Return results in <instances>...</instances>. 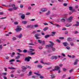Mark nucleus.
<instances>
[{
  "label": "nucleus",
  "mask_w": 79,
  "mask_h": 79,
  "mask_svg": "<svg viewBox=\"0 0 79 79\" xmlns=\"http://www.w3.org/2000/svg\"><path fill=\"white\" fill-rule=\"evenodd\" d=\"M38 48L40 50H42V49L43 48L42 47H40Z\"/></svg>",
  "instance_id": "nucleus-60"
},
{
  "label": "nucleus",
  "mask_w": 79,
  "mask_h": 79,
  "mask_svg": "<svg viewBox=\"0 0 79 79\" xmlns=\"http://www.w3.org/2000/svg\"><path fill=\"white\" fill-rule=\"evenodd\" d=\"M51 59L52 60H57V59L58 58V57H57V56H53L51 57Z\"/></svg>",
  "instance_id": "nucleus-7"
},
{
  "label": "nucleus",
  "mask_w": 79,
  "mask_h": 79,
  "mask_svg": "<svg viewBox=\"0 0 79 79\" xmlns=\"http://www.w3.org/2000/svg\"><path fill=\"white\" fill-rule=\"evenodd\" d=\"M72 41V39H71V38L70 37H69V38H68L67 41H69V42H71Z\"/></svg>",
  "instance_id": "nucleus-23"
},
{
  "label": "nucleus",
  "mask_w": 79,
  "mask_h": 79,
  "mask_svg": "<svg viewBox=\"0 0 79 79\" xmlns=\"http://www.w3.org/2000/svg\"><path fill=\"white\" fill-rule=\"evenodd\" d=\"M40 11H42V12H45V11H47V9L46 8H43L41 9Z\"/></svg>",
  "instance_id": "nucleus-8"
},
{
  "label": "nucleus",
  "mask_w": 79,
  "mask_h": 79,
  "mask_svg": "<svg viewBox=\"0 0 79 79\" xmlns=\"http://www.w3.org/2000/svg\"><path fill=\"white\" fill-rule=\"evenodd\" d=\"M69 10H70V11H72L73 9V7H69Z\"/></svg>",
  "instance_id": "nucleus-39"
},
{
  "label": "nucleus",
  "mask_w": 79,
  "mask_h": 79,
  "mask_svg": "<svg viewBox=\"0 0 79 79\" xmlns=\"http://www.w3.org/2000/svg\"><path fill=\"white\" fill-rule=\"evenodd\" d=\"M59 66H60V67H61V66H63V64H59Z\"/></svg>",
  "instance_id": "nucleus-63"
},
{
  "label": "nucleus",
  "mask_w": 79,
  "mask_h": 79,
  "mask_svg": "<svg viewBox=\"0 0 79 79\" xmlns=\"http://www.w3.org/2000/svg\"><path fill=\"white\" fill-rule=\"evenodd\" d=\"M19 16H21V18L22 19H25V15H24V14L19 13Z\"/></svg>",
  "instance_id": "nucleus-3"
},
{
  "label": "nucleus",
  "mask_w": 79,
  "mask_h": 79,
  "mask_svg": "<svg viewBox=\"0 0 79 79\" xmlns=\"http://www.w3.org/2000/svg\"><path fill=\"white\" fill-rule=\"evenodd\" d=\"M22 69H25V70H26L27 69V67H25L24 66H22Z\"/></svg>",
  "instance_id": "nucleus-19"
},
{
  "label": "nucleus",
  "mask_w": 79,
  "mask_h": 79,
  "mask_svg": "<svg viewBox=\"0 0 79 79\" xmlns=\"http://www.w3.org/2000/svg\"><path fill=\"white\" fill-rule=\"evenodd\" d=\"M59 39L60 40H63L64 39V37H60L59 38Z\"/></svg>",
  "instance_id": "nucleus-49"
},
{
  "label": "nucleus",
  "mask_w": 79,
  "mask_h": 79,
  "mask_svg": "<svg viewBox=\"0 0 79 79\" xmlns=\"http://www.w3.org/2000/svg\"><path fill=\"white\" fill-rule=\"evenodd\" d=\"M52 10H56V7H53L52 8Z\"/></svg>",
  "instance_id": "nucleus-50"
},
{
  "label": "nucleus",
  "mask_w": 79,
  "mask_h": 79,
  "mask_svg": "<svg viewBox=\"0 0 79 79\" xmlns=\"http://www.w3.org/2000/svg\"><path fill=\"white\" fill-rule=\"evenodd\" d=\"M32 78L33 79H35V76H32Z\"/></svg>",
  "instance_id": "nucleus-61"
},
{
  "label": "nucleus",
  "mask_w": 79,
  "mask_h": 79,
  "mask_svg": "<svg viewBox=\"0 0 79 79\" xmlns=\"http://www.w3.org/2000/svg\"><path fill=\"white\" fill-rule=\"evenodd\" d=\"M55 0H52L51 2L52 3H54V2H55Z\"/></svg>",
  "instance_id": "nucleus-54"
},
{
  "label": "nucleus",
  "mask_w": 79,
  "mask_h": 79,
  "mask_svg": "<svg viewBox=\"0 0 79 79\" xmlns=\"http://www.w3.org/2000/svg\"><path fill=\"white\" fill-rule=\"evenodd\" d=\"M17 29L16 30L17 32H19V31H21L22 28L21 27V26H17Z\"/></svg>",
  "instance_id": "nucleus-4"
},
{
  "label": "nucleus",
  "mask_w": 79,
  "mask_h": 79,
  "mask_svg": "<svg viewBox=\"0 0 79 79\" xmlns=\"http://www.w3.org/2000/svg\"><path fill=\"white\" fill-rule=\"evenodd\" d=\"M16 40V38L14 37H13L12 38V40Z\"/></svg>",
  "instance_id": "nucleus-46"
},
{
  "label": "nucleus",
  "mask_w": 79,
  "mask_h": 79,
  "mask_svg": "<svg viewBox=\"0 0 79 79\" xmlns=\"http://www.w3.org/2000/svg\"><path fill=\"white\" fill-rule=\"evenodd\" d=\"M71 58L72 59H73V58H75V56L73 55L71 56Z\"/></svg>",
  "instance_id": "nucleus-52"
},
{
  "label": "nucleus",
  "mask_w": 79,
  "mask_h": 79,
  "mask_svg": "<svg viewBox=\"0 0 79 79\" xmlns=\"http://www.w3.org/2000/svg\"><path fill=\"white\" fill-rule=\"evenodd\" d=\"M2 75H3V76H6V73H2Z\"/></svg>",
  "instance_id": "nucleus-56"
},
{
  "label": "nucleus",
  "mask_w": 79,
  "mask_h": 79,
  "mask_svg": "<svg viewBox=\"0 0 79 79\" xmlns=\"http://www.w3.org/2000/svg\"><path fill=\"white\" fill-rule=\"evenodd\" d=\"M32 58L29 56H28L27 57H26L25 59V61H27L29 62L30 61V59H31Z\"/></svg>",
  "instance_id": "nucleus-5"
},
{
  "label": "nucleus",
  "mask_w": 79,
  "mask_h": 79,
  "mask_svg": "<svg viewBox=\"0 0 79 79\" xmlns=\"http://www.w3.org/2000/svg\"><path fill=\"white\" fill-rule=\"evenodd\" d=\"M29 51H28L27 52L28 53H30V54L31 55H35V52H34L35 51V50L33 49H29Z\"/></svg>",
  "instance_id": "nucleus-2"
},
{
  "label": "nucleus",
  "mask_w": 79,
  "mask_h": 79,
  "mask_svg": "<svg viewBox=\"0 0 79 79\" xmlns=\"http://www.w3.org/2000/svg\"><path fill=\"white\" fill-rule=\"evenodd\" d=\"M63 44L65 47H66V46H68L69 45V44L68 43H63Z\"/></svg>",
  "instance_id": "nucleus-16"
},
{
  "label": "nucleus",
  "mask_w": 79,
  "mask_h": 79,
  "mask_svg": "<svg viewBox=\"0 0 79 79\" xmlns=\"http://www.w3.org/2000/svg\"><path fill=\"white\" fill-rule=\"evenodd\" d=\"M15 61V60L14 59H13L10 60L9 61V62H10V63H11V62H12V61Z\"/></svg>",
  "instance_id": "nucleus-35"
},
{
  "label": "nucleus",
  "mask_w": 79,
  "mask_h": 79,
  "mask_svg": "<svg viewBox=\"0 0 79 79\" xmlns=\"http://www.w3.org/2000/svg\"><path fill=\"white\" fill-rule=\"evenodd\" d=\"M18 24V23L17 22H14V24L15 25H17Z\"/></svg>",
  "instance_id": "nucleus-58"
},
{
  "label": "nucleus",
  "mask_w": 79,
  "mask_h": 79,
  "mask_svg": "<svg viewBox=\"0 0 79 79\" xmlns=\"http://www.w3.org/2000/svg\"><path fill=\"white\" fill-rule=\"evenodd\" d=\"M40 79H44V77H43V76H40Z\"/></svg>",
  "instance_id": "nucleus-53"
},
{
  "label": "nucleus",
  "mask_w": 79,
  "mask_h": 79,
  "mask_svg": "<svg viewBox=\"0 0 79 79\" xmlns=\"http://www.w3.org/2000/svg\"><path fill=\"white\" fill-rule=\"evenodd\" d=\"M9 7H11V6H12V7L14 8V7L15 6V4L10 3L9 5Z\"/></svg>",
  "instance_id": "nucleus-11"
},
{
  "label": "nucleus",
  "mask_w": 79,
  "mask_h": 79,
  "mask_svg": "<svg viewBox=\"0 0 79 79\" xmlns=\"http://www.w3.org/2000/svg\"><path fill=\"white\" fill-rule=\"evenodd\" d=\"M51 76L52 77V79H53V78H55V75L53 74H52Z\"/></svg>",
  "instance_id": "nucleus-22"
},
{
  "label": "nucleus",
  "mask_w": 79,
  "mask_h": 79,
  "mask_svg": "<svg viewBox=\"0 0 79 79\" xmlns=\"http://www.w3.org/2000/svg\"><path fill=\"white\" fill-rule=\"evenodd\" d=\"M17 50H18L19 52H22V51H21V50H20V49H18Z\"/></svg>",
  "instance_id": "nucleus-51"
},
{
  "label": "nucleus",
  "mask_w": 79,
  "mask_h": 79,
  "mask_svg": "<svg viewBox=\"0 0 79 79\" xmlns=\"http://www.w3.org/2000/svg\"><path fill=\"white\" fill-rule=\"evenodd\" d=\"M13 10V8H10L8 10H9V11H12V10Z\"/></svg>",
  "instance_id": "nucleus-48"
},
{
  "label": "nucleus",
  "mask_w": 79,
  "mask_h": 79,
  "mask_svg": "<svg viewBox=\"0 0 79 79\" xmlns=\"http://www.w3.org/2000/svg\"><path fill=\"white\" fill-rule=\"evenodd\" d=\"M66 48L68 50H70V47L69 46H67L66 47Z\"/></svg>",
  "instance_id": "nucleus-41"
},
{
  "label": "nucleus",
  "mask_w": 79,
  "mask_h": 79,
  "mask_svg": "<svg viewBox=\"0 0 79 79\" xmlns=\"http://www.w3.org/2000/svg\"><path fill=\"white\" fill-rule=\"evenodd\" d=\"M2 44L0 45V49L1 50H2Z\"/></svg>",
  "instance_id": "nucleus-57"
},
{
  "label": "nucleus",
  "mask_w": 79,
  "mask_h": 79,
  "mask_svg": "<svg viewBox=\"0 0 79 79\" xmlns=\"http://www.w3.org/2000/svg\"><path fill=\"white\" fill-rule=\"evenodd\" d=\"M34 27V25H28L27 27V28H31V29H33Z\"/></svg>",
  "instance_id": "nucleus-10"
},
{
  "label": "nucleus",
  "mask_w": 79,
  "mask_h": 79,
  "mask_svg": "<svg viewBox=\"0 0 79 79\" xmlns=\"http://www.w3.org/2000/svg\"><path fill=\"white\" fill-rule=\"evenodd\" d=\"M72 19H73V17H70L67 19V21L69 23H71L72 21Z\"/></svg>",
  "instance_id": "nucleus-9"
},
{
  "label": "nucleus",
  "mask_w": 79,
  "mask_h": 79,
  "mask_svg": "<svg viewBox=\"0 0 79 79\" xmlns=\"http://www.w3.org/2000/svg\"><path fill=\"white\" fill-rule=\"evenodd\" d=\"M9 69H16L14 67H9Z\"/></svg>",
  "instance_id": "nucleus-38"
},
{
  "label": "nucleus",
  "mask_w": 79,
  "mask_h": 79,
  "mask_svg": "<svg viewBox=\"0 0 79 79\" xmlns=\"http://www.w3.org/2000/svg\"><path fill=\"white\" fill-rule=\"evenodd\" d=\"M55 69H53V71H58L60 69V67L58 66H56L55 67Z\"/></svg>",
  "instance_id": "nucleus-6"
},
{
  "label": "nucleus",
  "mask_w": 79,
  "mask_h": 79,
  "mask_svg": "<svg viewBox=\"0 0 79 79\" xmlns=\"http://www.w3.org/2000/svg\"><path fill=\"white\" fill-rule=\"evenodd\" d=\"M40 34H37L35 35V37L37 39H40V38L38 37V36H39L40 35Z\"/></svg>",
  "instance_id": "nucleus-13"
},
{
  "label": "nucleus",
  "mask_w": 79,
  "mask_h": 79,
  "mask_svg": "<svg viewBox=\"0 0 79 79\" xmlns=\"http://www.w3.org/2000/svg\"><path fill=\"white\" fill-rule=\"evenodd\" d=\"M79 61V60L78 59H76L74 62V65H76L77 64V62Z\"/></svg>",
  "instance_id": "nucleus-15"
},
{
  "label": "nucleus",
  "mask_w": 79,
  "mask_h": 79,
  "mask_svg": "<svg viewBox=\"0 0 79 79\" xmlns=\"http://www.w3.org/2000/svg\"><path fill=\"white\" fill-rule=\"evenodd\" d=\"M40 63H42V64H45V63H44V62L42 61V60L40 61Z\"/></svg>",
  "instance_id": "nucleus-62"
},
{
  "label": "nucleus",
  "mask_w": 79,
  "mask_h": 79,
  "mask_svg": "<svg viewBox=\"0 0 79 79\" xmlns=\"http://www.w3.org/2000/svg\"><path fill=\"white\" fill-rule=\"evenodd\" d=\"M37 68H43V66H42V65L40 64H38L37 66Z\"/></svg>",
  "instance_id": "nucleus-18"
},
{
  "label": "nucleus",
  "mask_w": 79,
  "mask_h": 79,
  "mask_svg": "<svg viewBox=\"0 0 79 79\" xmlns=\"http://www.w3.org/2000/svg\"><path fill=\"white\" fill-rule=\"evenodd\" d=\"M56 41L57 42H58V43H60V42H61V41L59 40H56Z\"/></svg>",
  "instance_id": "nucleus-42"
},
{
  "label": "nucleus",
  "mask_w": 79,
  "mask_h": 79,
  "mask_svg": "<svg viewBox=\"0 0 79 79\" xmlns=\"http://www.w3.org/2000/svg\"><path fill=\"white\" fill-rule=\"evenodd\" d=\"M35 27H39V25H38L36 24L34 25Z\"/></svg>",
  "instance_id": "nucleus-55"
},
{
  "label": "nucleus",
  "mask_w": 79,
  "mask_h": 79,
  "mask_svg": "<svg viewBox=\"0 0 79 79\" xmlns=\"http://www.w3.org/2000/svg\"><path fill=\"white\" fill-rule=\"evenodd\" d=\"M63 71H65L66 70V69L65 68H64L63 69Z\"/></svg>",
  "instance_id": "nucleus-64"
},
{
  "label": "nucleus",
  "mask_w": 79,
  "mask_h": 79,
  "mask_svg": "<svg viewBox=\"0 0 79 79\" xmlns=\"http://www.w3.org/2000/svg\"><path fill=\"white\" fill-rule=\"evenodd\" d=\"M12 55H10L11 57H13L14 56H13L15 55V53L14 52H13L12 53Z\"/></svg>",
  "instance_id": "nucleus-26"
},
{
  "label": "nucleus",
  "mask_w": 79,
  "mask_h": 79,
  "mask_svg": "<svg viewBox=\"0 0 79 79\" xmlns=\"http://www.w3.org/2000/svg\"><path fill=\"white\" fill-rule=\"evenodd\" d=\"M76 23H77V24H75V26H77V27L79 26V22H77Z\"/></svg>",
  "instance_id": "nucleus-25"
},
{
  "label": "nucleus",
  "mask_w": 79,
  "mask_h": 79,
  "mask_svg": "<svg viewBox=\"0 0 79 79\" xmlns=\"http://www.w3.org/2000/svg\"><path fill=\"white\" fill-rule=\"evenodd\" d=\"M16 61L18 63H21V61L19 60H16Z\"/></svg>",
  "instance_id": "nucleus-44"
},
{
  "label": "nucleus",
  "mask_w": 79,
  "mask_h": 79,
  "mask_svg": "<svg viewBox=\"0 0 79 79\" xmlns=\"http://www.w3.org/2000/svg\"><path fill=\"white\" fill-rule=\"evenodd\" d=\"M52 67H50L48 68H46V70H49V69H52Z\"/></svg>",
  "instance_id": "nucleus-40"
},
{
  "label": "nucleus",
  "mask_w": 79,
  "mask_h": 79,
  "mask_svg": "<svg viewBox=\"0 0 79 79\" xmlns=\"http://www.w3.org/2000/svg\"><path fill=\"white\" fill-rule=\"evenodd\" d=\"M50 10L48 11V12L46 14V15L47 16H48L50 15Z\"/></svg>",
  "instance_id": "nucleus-32"
},
{
  "label": "nucleus",
  "mask_w": 79,
  "mask_h": 79,
  "mask_svg": "<svg viewBox=\"0 0 79 79\" xmlns=\"http://www.w3.org/2000/svg\"><path fill=\"white\" fill-rule=\"evenodd\" d=\"M20 8H23L24 7V6L23 4H21L20 5Z\"/></svg>",
  "instance_id": "nucleus-43"
},
{
  "label": "nucleus",
  "mask_w": 79,
  "mask_h": 79,
  "mask_svg": "<svg viewBox=\"0 0 79 79\" xmlns=\"http://www.w3.org/2000/svg\"><path fill=\"white\" fill-rule=\"evenodd\" d=\"M27 23V22L26 21H22V24H26Z\"/></svg>",
  "instance_id": "nucleus-24"
},
{
  "label": "nucleus",
  "mask_w": 79,
  "mask_h": 79,
  "mask_svg": "<svg viewBox=\"0 0 79 79\" xmlns=\"http://www.w3.org/2000/svg\"><path fill=\"white\" fill-rule=\"evenodd\" d=\"M42 40H38V43H39V44H42Z\"/></svg>",
  "instance_id": "nucleus-34"
},
{
  "label": "nucleus",
  "mask_w": 79,
  "mask_h": 79,
  "mask_svg": "<svg viewBox=\"0 0 79 79\" xmlns=\"http://www.w3.org/2000/svg\"><path fill=\"white\" fill-rule=\"evenodd\" d=\"M44 64H46V65H50V64H51V63L50 62L45 63Z\"/></svg>",
  "instance_id": "nucleus-27"
},
{
  "label": "nucleus",
  "mask_w": 79,
  "mask_h": 79,
  "mask_svg": "<svg viewBox=\"0 0 79 79\" xmlns=\"http://www.w3.org/2000/svg\"><path fill=\"white\" fill-rule=\"evenodd\" d=\"M19 58H20V56H18L15 57V60H18Z\"/></svg>",
  "instance_id": "nucleus-33"
},
{
  "label": "nucleus",
  "mask_w": 79,
  "mask_h": 79,
  "mask_svg": "<svg viewBox=\"0 0 79 79\" xmlns=\"http://www.w3.org/2000/svg\"><path fill=\"white\" fill-rule=\"evenodd\" d=\"M21 70H18L17 71V73H18V74H20V73H21Z\"/></svg>",
  "instance_id": "nucleus-47"
},
{
  "label": "nucleus",
  "mask_w": 79,
  "mask_h": 79,
  "mask_svg": "<svg viewBox=\"0 0 79 79\" xmlns=\"http://www.w3.org/2000/svg\"><path fill=\"white\" fill-rule=\"evenodd\" d=\"M73 69H71L70 70L69 73H72L73 72Z\"/></svg>",
  "instance_id": "nucleus-59"
},
{
  "label": "nucleus",
  "mask_w": 79,
  "mask_h": 79,
  "mask_svg": "<svg viewBox=\"0 0 79 79\" xmlns=\"http://www.w3.org/2000/svg\"><path fill=\"white\" fill-rule=\"evenodd\" d=\"M49 42L51 44L46 45V47H51L52 48V52H55L56 50V49L53 47V46L54 45V43L52 41H49Z\"/></svg>",
  "instance_id": "nucleus-1"
},
{
  "label": "nucleus",
  "mask_w": 79,
  "mask_h": 79,
  "mask_svg": "<svg viewBox=\"0 0 79 79\" xmlns=\"http://www.w3.org/2000/svg\"><path fill=\"white\" fill-rule=\"evenodd\" d=\"M27 68H28L30 69H31V66L29 65H27Z\"/></svg>",
  "instance_id": "nucleus-31"
},
{
  "label": "nucleus",
  "mask_w": 79,
  "mask_h": 79,
  "mask_svg": "<svg viewBox=\"0 0 79 79\" xmlns=\"http://www.w3.org/2000/svg\"><path fill=\"white\" fill-rule=\"evenodd\" d=\"M22 35H23V34H22L21 33H20L19 36V39H21V38L22 37Z\"/></svg>",
  "instance_id": "nucleus-29"
},
{
  "label": "nucleus",
  "mask_w": 79,
  "mask_h": 79,
  "mask_svg": "<svg viewBox=\"0 0 79 79\" xmlns=\"http://www.w3.org/2000/svg\"><path fill=\"white\" fill-rule=\"evenodd\" d=\"M18 8V7H15L14 8H13V9L14 10H16Z\"/></svg>",
  "instance_id": "nucleus-45"
},
{
  "label": "nucleus",
  "mask_w": 79,
  "mask_h": 79,
  "mask_svg": "<svg viewBox=\"0 0 79 79\" xmlns=\"http://www.w3.org/2000/svg\"><path fill=\"white\" fill-rule=\"evenodd\" d=\"M48 27H46L44 28V29H43V31H47V30H48Z\"/></svg>",
  "instance_id": "nucleus-20"
},
{
  "label": "nucleus",
  "mask_w": 79,
  "mask_h": 79,
  "mask_svg": "<svg viewBox=\"0 0 79 79\" xmlns=\"http://www.w3.org/2000/svg\"><path fill=\"white\" fill-rule=\"evenodd\" d=\"M27 50H26V49H24L23 50V53H27Z\"/></svg>",
  "instance_id": "nucleus-30"
},
{
  "label": "nucleus",
  "mask_w": 79,
  "mask_h": 79,
  "mask_svg": "<svg viewBox=\"0 0 79 79\" xmlns=\"http://www.w3.org/2000/svg\"><path fill=\"white\" fill-rule=\"evenodd\" d=\"M32 74V72L31 70H30L29 73L27 74V76H31Z\"/></svg>",
  "instance_id": "nucleus-14"
},
{
  "label": "nucleus",
  "mask_w": 79,
  "mask_h": 79,
  "mask_svg": "<svg viewBox=\"0 0 79 79\" xmlns=\"http://www.w3.org/2000/svg\"><path fill=\"white\" fill-rule=\"evenodd\" d=\"M56 32H52V34H51V35L52 36H54L55 35Z\"/></svg>",
  "instance_id": "nucleus-21"
},
{
  "label": "nucleus",
  "mask_w": 79,
  "mask_h": 79,
  "mask_svg": "<svg viewBox=\"0 0 79 79\" xmlns=\"http://www.w3.org/2000/svg\"><path fill=\"white\" fill-rule=\"evenodd\" d=\"M49 23H51V24H53V25H55V26L56 27H60V26L57 24H54L53 23H52V22L49 21Z\"/></svg>",
  "instance_id": "nucleus-12"
},
{
  "label": "nucleus",
  "mask_w": 79,
  "mask_h": 79,
  "mask_svg": "<svg viewBox=\"0 0 79 79\" xmlns=\"http://www.w3.org/2000/svg\"><path fill=\"white\" fill-rule=\"evenodd\" d=\"M72 26V24L71 23H67L66 24L65 26L66 27H70V26Z\"/></svg>",
  "instance_id": "nucleus-17"
},
{
  "label": "nucleus",
  "mask_w": 79,
  "mask_h": 79,
  "mask_svg": "<svg viewBox=\"0 0 79 79\" xmlns=\"http://www.w3.org/2000/svg\"><path fill=\"white\" fill-rule=\"evenodd\" d=\"M41 44H42V45H43L45 44V41H42V43Z\"/></svg>",
  "instance_id": "nucleus-37"
},
{
  "label": "nucleus",
  "mask_w": 79,
  "mask_h": 79,
  "mask_svg": "<svg viewBox=\"0 0 79 79\" xmlns=\"http://www.w3.org/2000/svg\"><path fill=\"white\" fill-rule=\"evenodd\" d=\"M60 21L61 22H65L66 20L64 19H62L60 20Z\"/></svg>",
  "instance_id": "nucleus-28"
},
{
  "label": "nucleus",
  "mask_w": 79,
  "mask_h": 79,
  "mask_svg": "<svg viewBox=\"0 0 79 79\" xmlns=\"http://www.w3.org/2000/svg\"><path fill=\"white\" fill-rule=\"evenodd\" d=\"M50 37V35H47L45 36V38L47 39V38H48V37Z\"/></svg>",
  "instance_id": "nucleus-36"
}]
</instances>
